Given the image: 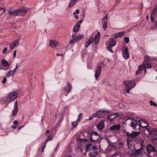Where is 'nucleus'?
<instances>
[{"label": "nucleus", "mask_w": 157, "mask_h": 157, "mask_svg": "<svg viewBox=\"0 0 157 157\" xmlns=\"http://www.w3.org/2000/svg\"><path fill=\"white\" fill-rule=\"evenodd\" d=\"M14 108L18 109L17 106V101H16L14 103Z\"/></svg>", "instance_id": "obj_50"}, {"label": "nucleus", "mask_w": 157, "mask_h": 157, "mask_svg": "<svg viewBox=\"0 0 157 157\" xmlns=\"http://www.w3.org/2000/svg\"><path fill=\"white\" fill-rule=\"evenodd\" d=\"M18 111V109L14 108V109L12 111V114H13V116H15L17 115Z\"/></svg>", "instance_id": "obj_33"}, {"label": "nucleus", "mask_w": 157, "mask_h": 157, "mask_svg": "<svg viewBox=\"0 0 157 157\" xmlns=\"http://www.w3.org/2000/svg\"><path fill=\"white\" fill-rule=\"evenodd\" d=\"M148 130L150 134H153L154 136L153 140L155 141L157 140V129L156 128H149Z\"/></svg>", "instance_id": "obj_3"}, {"label": "nucleus", "mask_w": 157, "mask_h": 157, "mask_svg": "<svg viewBox=\"0 0 157 157\" xmlns=\"http://www.w3.org/2000/svg\"><path fill=\"white\" fill-rule=\"evenodd\" d=\"M123 144L121 142H119L117 144L116 148L120 149L123 147Z\"/></svg>", "instance_id": "obj_31"}, {"label": "nucleus", "mask_w": 157, "mask_h": 157, "mask_svg": "<svg viewBox=\"0 0 157 157\" xmlns=\"http://www.w3.org/2000/svg\"><path fill=\"white\" fill-rule=\"evenodd\" d=\"M120 128V125H114L110 127V130L113 131H117L119 130Z\"/></svg>", "instance_id": "obj_24"}, {"label": "nucleus", "mask_w": 157, "mask_h": 157, "mask_svg": "<svg viewBox=\"0 0 157 157\" xmlns=\"http://www.w3.org/2000/svg\"><path fill=\"white\" fill-rule=\"evenodd\" d=\"M135 152L134 151V154H132V155H138L140 153V149L138 150H136L135 149Z\"/></svg>", "instance_id": "obj_39"}, {"label": "nucleus", "mask_w": 157, "mask_h": 157, "mask_svg": "<svg viewBox=\"0 0 157 157\" xmlns=\"http://www.w3.org/2000/svg\"><path fill=\"white\" fill-rule=\"evenodd\" d=\"M120 116L117 113H113L110 114L108 116V119L110 121H114L116 118H119Z\"/></svg>", "instance_id": "obj_8"}, {"label": "nucleus", "mask_w": 157, "mask_h": 157, "mask_svg": "<svg viewBox=\"0 0 157 157\" xmlns=\"http://www.w3.org/2000/svg\"><path fill=\"white\" fill-rule=\"evenodd\" d=\"M147 151L148 153L156 152H157L156 148L151 144H149L147 147Z\"/></svg>", "instance_id": "obj_5"}, {"label": "nucleus", "mask_w": 157, "mask_h": 157, "mask_svg": "<svg viewBox=\"0 0 157 157\" xmlns=\"http://www.w3.org/2000/svg\"><path fill=\"white\" fill-rule=\"evenodd\" d=\"M19 43V40H15L14 42H13L10 45V49H13L16 46L18 45Z\"/></svg>", "instance_id": "obj_19"}, {"label": "nucleus", "mask_w": 157, "mask_h": 157, "mask_svg": "<svg viewBox=\"0 0 157 157\" xmlns=\"http://www.w3.org/2000/svg\"><path fill=\"white\" fill-rule=\"evenodd\" d=\"M99 39H98L97 38L96 39H94V42L95 44H97L98 43H99Z\"/></svg>", "instance_id": "obj_48"}, {"label": "nucleus", "mask_w": 157, "mask_h": 157, "mask_svg": "<svg viewBox=\"0 0 157 157\" xmlns=\"http://www.w3.org/2000/svg\"><path fill=\"white\" fill-rule=\"evenodd\" d=\"M17 97V95L16 92H13L10 93L6 98L7 101L9 102L15 100Z\"/></svg>", "instance_id": "obj_2"}, {"label": "nucleus", "mask_w": 157, "mask_h": 157, "mask_svg": "<svg viewBox=\"0 0 157 157\" xmlns=\"http://www.w3.org/2000/svg\"><path fill=\"white\" fill-rule=\"evenodd\" d=\"M94 150H98L97 147L96 146H93L92 145L90 144L88 145L86 147V151H90V152Z\"/></svg>", "instance_id": "obj_13"}, {"label": "nucleus", "mask_w": 157, "mask_h": 157, "mask_svg": "<svg viewBox=\"0 0 157 157\" xmlns=\"http://www.w3.org/2000/svg\"><path fill=\"white\" fill-rule=\"evenodd\" d=\"M137 122L139 123L140 127H141L143 128H146L148 126L147 124L142 120H139Z\"/></svg>", "instance_id": "obj_16"}, {"label": "nucleus", "mask_w": 157, "mask_h": 157, "mask_svg": "<svg viewBox=\"0 0 157 157\" xmlns=\"http://www.w3.org/2000/svg\"><path fill=\"white\" fill-rule=\"evenodd\" d=\"M16 71V70H15V69H13V71H12L13 72V73L14 74L15 71Z\"/></svg>", "instance_id": "obj_64"}, {"label": "nucleus", "mask_w": 157, "mask_h": 157, "mask_svg": "<svg viewBox=\"0 0 157 157\" xmlns=\"http://www.w3.org/2000/svg\"><path fill=\"white\" fill-rule=\"evenodd\" d=\"M7 48H4V49L2 50V53L5 54L7 51Z\"/></svg>", "instance_id": "obj_49"}, {"label": "nucleus", "mask_w": 157, "mask_h": 157, "mask_svg": "<svg viewBox=\"0 0 157 157\" xmlns=\"http://www.w3.org/2000/svg\"><path fill=\"white\" fill-rule=\"evenodd\" d=\"M81 114H80L78 116V118H79V119H77V121H78L81 118Z\"/></svg>", "instance_id": "obj_58"}, {"label": "nucleus", "mask_w": 157, "mask_h": 157, "mask_svg": "<svg viewBox=\"0 0 157 157\" xmlns=\"http://www.w3.org/2000/svg\"><path fill=\"white\" fill-rule=\"evenodd\" d=\"M125 33V32L124 31L118 32L114 34L113 35V36L114 38H117V37H121L124 35Z\"/></svg>", "instance_id": "obj_21"}, {"label": "nucleus", "mask_w": 157, "mask_h": 157, "mask_svg": "<svg viewBox=\"0 0 157 157\" xmlns=\"http://www.w3.org/2000/svg\"><path fill=\"white\" fill-rule=\"evenodd\" d=\"M101 71V67L99 66L98 67L96 70L95 71V77L97 80H98V78L100 75Z\"/></svg>", "instance_id": "obj_14"}, {"label": "nucleus", "mask_w": 157, "mask_h": 157, "mask_svg": "<svg viewBox=\"0 0 157 157\" xmlns=\"http://www.w3.org/2000/svg\"><path fill=\"white\" fill-rule=\"evenodd\" d=\"M120 157V155H119V153L117 152L114 154L112 155V157Z\"/></svg>", "instance_id": "obj_40"}, {"label": "nucleus", "mask_w": 157, "mask_h": 157, "mask_svg": "<svg viewBox=\"0 0 157 157\" xmlns=\"http://www.w3.org/2000/svg\"><path fill=\"white\" fill-rule=\"evenodd\" d=\"M9 13L10 15L14 16V15H15V12L13 11H12L11 10H9Z\"/></svg>", "instance_id": "obj_45"}, {"label": "nucleus", "mask_w": 157, "mask_h": 157, "mask_svg": "<svg viewBox=\"0 0 157 157\" xmlns=\"http://www.w3.org/2000/svg\"><path fill=\"white\" fill-rule=\"evenodd\" d=\"M72 124L73 127H74L77 126L78 124V122L77 121L73 122L72 123Z\"/></svg>", "instance_id": "obj_42"}, {"label": "nucleus", "mask_w": 157, "mask_h": 157, "mask_svg": "<svg viewBox=\"0 0 157 157\" xmlns=\"http://www.w3.org/2000/svg\"><path fill=\"white\" fill-rule=\"evenodd\" d=\"M72 86L69 82H68L67 85L63 88V90L67 92H70Z\"/></svg>", "instance_id": "obj_23"}, {"label": "nucleus", "mask_w": 157, "mask_h": 157, "mask_svg": "<svg viewBox=\"0 0 157 157\" xmlns=\"http://www.w3.org/2000/svg\"><path fill=\"white\" fill-rule=\"evenodd\" d=\"M151 105H154L155 106H157V104L154 102H152V101H149Z\"/></svg>", "instance_id": "obj_43"}, {"label": "nucleus", "mask_w": 157, "mask_h": 157, "mask_svg": "<svg viewBox=\"0 0 157 157\" xmlns=\"http://www.w3.org/2000/svg\"><path fill=\"white\" fill-rule=\"evenodd\" d=\"M79 12V10H76L73 13V14L75 15V14H78Z\"/></svg>", "instance_id": "obj_55"}, {"label": "nucleus", "mask_w": 157, "mask_h": 157, "mask_svg": "<svg viewBox=\"0 0 157 157\" xmlns=\"http://www.w3.org/2000/svg\"><path fill=\"white\" fill-rule=\"evenodd\" d=\"M16 51H15L14 52H13L14 57L16 56Z\"/></svg>", "instance_id": "obj_62"}, {"label": "nucleus", "mask_w": 157, "mask_h": 157, "mask_svg": "<svg viewBox=\"0 0 157 157\" xmlns=\"http://www.w3.org/2000/svg\"><path fill=\"white\" fill-rule=\"evenodd\" d=\"M7 80L6 78V77H4L3 78V80L2 81V82L4 84L5 83L6 81Z\"/></svg>", "instance_id": "obj_52"}, {"label": "nucleus", "mask_w": 157, "mask_h": 157, "mask_svg": "<svg viewBox=\"0 0 157 157\" xmlns=\"http://www.w3.org/2000/svg\"><path fill=\"white\" fill-rule=\"evenodd\" d=\"M155 17L154 16L151 15V22H152V23H153L154 22V21H155Z\"/></svg>", "instance_id": "obj_41"}, {"label": "nucleus", "mask_w": 157, "mask_h": 157, "mask_svg": "<svg viewBox=\"0 0 157 157\" xmlns=\"http://www.w3.org/2000/svg\"><path fill=\"white\" fill-rule=\"evenodd\" d=\"M16 71V70H15V69H13V71H12L13 72V73L14 74L15 71Z\"/></svg>", "instance_id": "obj_63"}, {"label": "nucleus", "mask_w": 157, "mask_h": 157, "mask_svg": "<svg viewBox=\"0 0 157 157\" xmlns=\"http://www.w3.org/2000/svg\"><path fill=\"white\" fill-rule=\"evenodd\" d=\"M94 40V38L93 37H90L88 40L86 42V44L85 46V48H87L93 42Z\"/></svg>", "instance_id": "obj_25"}, {"label": "nucleus", "mask_w": 157, "mask_h": 157, "mask_svg": "<svg viewBox=\"0 0 157 157\" xmlns=\"http://www.w3.org/2000/svg\"><path fill=\"white\" fill-rule=\"evenodd\" d=\"M151 64L150 63H143L139 66L138 70L136 72V75H137L139 74L144 69L151 68Z\"/></svg>", "instance_id": "obj_1"}, {"label": "nucleus", "mask_w": 157, "mask_h": 157, "mask_svg": "<svg viewBox=\"0 0 157 157\" xmlns=\"http://www.w3.org/2000/svg\"><path fill=\"white\" fill-rule=\"evenodd\" d=\"M108 14L102 19V26L103 29L105 30L107 28Z\"/></svg>", "instance_id": "obj_10"}, {"label": "nucleus", "mask_w": 157, "mask_h": 157, "mask_svg": "<svg viewBox=\"0 0 157 157\" xmlns=\"http://www.w3.org/2000/svg\"><path fill=\"white\" fill-rule=\"evenodd\" d=\"M98 111L96 113H95L94 114H93L92 115V117H97V118H98Z\"/></svg>", "instance_id": "obj_47"}, {"label": "nucleus", "mask_w": 157, "mask_h": 157, "mask_svg": "<svg viewBox=\"0 0 157 157\" xmlns=\"http://www.w3.org/2000/svg\"><path fill=\"white\" fill-rule=\"evenodd\" d=\"M101 34L100 33V32H98L97 34L96 35V37L98 36L99 37H100Z\"/></svg>", "instance_id": "obj_57"}, {"label": "nucleus", "mask_w": 157, "mask_h": 157, "mask_svg": "<svg viewBox=\"0 0 157 157\" xmlns=\"http://www.w3.org/2000/svg\"><path fill=\"white\" fill-rule=\"evenodd\" d=\"M129 38L128 37H124V41L125 42L128 43L129 42Z\"/></svg>", "instance_id": "obj_44"}, {"label": "nucleus", "mask_w": 157, "mask_h": 157, "mask_svg": "<svg viewBox=\"0 0 157 157\" xmlns=\"http://www.w3.org/2000/svg\"><path fill=\"white\" fill-rule=\"evenodd\" d=\"M77 35H76V33H75V32L74 33H73L72 34V38H74Z\"/></svg>", "instance_id": "obj_56"}, {"label": "nucleus", "mask_w": 157, "mask_h": 157, "mask_svg": "<svg viewBox=\"0 0 157 157\" xmlns=\"http://www.w3.org/2000/svg\"><path fill=\"white\" fill-rule=\"evenodd\" d=\"M150 59V57L149 56H146L144 57V63H148L147 61L148 60Z\"/></svg>", "instance_id": "obj_36"}, {"label": "nucleus", "mask_w": 157, "mask_h": 157, "mask_svg": "<svg viewBox=\"0 0 157 157\" xmlns=\"http://www.w3.org/2000/svg\"><path fill=\"white\" fill-rule=\"evenodd\" d=\"M109 113V111L106 110L98 111V118H102L108 114Z\"/></svg>", "instance_id": "obj_9"}, {"label": "nucleus", "mask_w": 157, "mask_h": 157, "mask_svg": "<svg viewBox=\"0 0 157 157\" xmlns=\"http://www.w3.org/2000/svg\"><path fill=\"white\" fill-rule=\"evenodd\" d=\"M18 124V122L17 120H15V121H14L13 122V124H14V125H15L16 126H17V125Z\"/></svg>", "instance_id": "obj_51"}, {"label": "nucleus", "mask_w": 157, "mask_h": 157, "mask_svg": "<svg viewBox=\"0 0 157 157\" xmlns=\"http://www.w3.org/2000/svg\"><path fill=\"white\" fill-rule=\"evenodd\" d=\"M84 37L83 35H79L78 36H77L75 38H76V39L78 40V41L80 40L82 38H83Z\"/></svg>", "instance_id": "obj_38"}, {"label": "nucleus", "mask_w": 157, "mask_h": 157, "mask_svg": "<svg viewBox=\"0 0 157 157\" xmlns=\"http://www.w3.org/2000/svg\"><path fill=\"white\" fill-rule=\"evenodd\" d=\"M100 138V136L96 132H92L91 133L90 139V140L97 141Z\"/></svg>", "instance_id": "obj_4"}, {"label": "nucleus", "mask_w": 157, "mask_h": 157, "mask_svg": "<svg viewBox=\"0 0 157 157\" xmlns=\"http://www.w3.org/2000/svg\"><path fill=\"white\" fill-rule=\"evenodd\" d=\"M49 133V130H47L46 132L45 135L47 136V134H48Z\"/></svg>", "instance_id": "obj_60"}, {"label": "nucleus", "mask_w": 157, "mask_h": 157, "mask_svg": "<svg viewBox=\"0 0 157 157\" xmlns=\"http://www.w3.org/2000/svg\"><path fill=\"white\" fill-rule=\"evenodd\" d=\"M27 11L26 10L24 9H20L15 12V14L16 16L21 15L25 13Z\"/></svg>", "instance_id": "obj_11"}, {"label": "nucleus", "mask_w": 157, "mask_h": 157, "mask_svg": "<svg viewBox=\"0 0 157 157\" xmlns=\"http://www.w3.org/2000/svg\"><path fill=\"white\" fill-rule=\"evenodd\" d=\"M53 138V137L52 136H48L46 140L44 141L41 145V147H42L41 150V152H43L44 151V149L46 146V144L48 141H51Z\"/></svg>", "instance_id": "obj_6"}, {"label": "nucleus", "mask_w": 157, "mask_h": 157, "mask_svg": "<svg viewBox=\"0 0 157 157\" xmlns=\"http://www.w3.org/2000/svg\"><path fill=\"white\" fill-rule=\"evenodd\" d=\"M11 127L13 128V129H16L17 127V126H16L15 125H14V126H12Z\"/></svg>", "instance_id": "obj_61"}, {"label": "nucleus", "mask_w": 157, "mask_h": 157, "mask_svg": "<svg viewBox=\"0 0 157 157\" xmlns=\"http://www.w3.org/2000/svg\"><path fill=\"white\" fill-rule=\"evenodd\" d=\"M14 74L13 73V72L12 71V70H10L9 71L7 72L6 74V76L7 77L9 78L12 76H13Z\"/></svg>", "instance_id": "obj_29"}, {"label": "nucleus", "mask_w": 157, "mask_h": 157, "mask_svg": "<svg viewBox=\"0 0 157 157\" xmlns=\"http://www.w3.org/2000/svg\"><path fill=\"white\" fill-rule=\"evenodd\" d=\"M140 132V130H137L136 131H132V132L130 133L129 136V137L132 139H135L137 136L139 135Z\"/></svg>", "instance_id": "obj_17"}, {"label": "nucleus", "mask_w": 157, "mask_h": 157, "mask_svg": "<svg viewBox=\"0 0 157 157\" xmlns=\"http://www.w3.org/2000/svg\"><path fill=\"white\" fill-rule=\"evenodd\" d=\"M122 55L125 59H127L129 57V54L128 52V48L127 47H126L125 49L124 50Z\"/></svg>", "instance_id": "obj_18"}, {"label": "nucleus", "mask_w": 157, "mask_h": 157, "mask_svg": "<svg viewBox=\"0 0 157 157\" xmlns=\"http://www.w3.org/2000/svg\"><path fill=\"white\" fill-rule=\"evenodd\" d=\"M82 22V21L80 20L76 23L73 29V31L75 33L78 31L80 24Z\"/></svg>", "instance_id": "obj_15"}, {"label": "nucleus", "mask_w": 157, "mask_h": 157, "mask_svg": "<svg viewBox=\"0 0 157 157\" xmlns=\"http://www.w3.org/2000/svg\"><path fill=\"white\" fill-rule=\"evenodd\" d=\"M135 151V149L132 145L128 147V151L131 155L133 154L134 151Z\"/></svg>", "instance_id": "obj_26"}, {"label": "nucleus", "mask_w": 157, "mask_h": 157, "mask_svg": "<svg viewBox=\"0 0 157 157\" xmlns=\"http://www.w3.org/2000/svg\"><path fill=\"white\" fill-rule=\"evenodd\" d=\"M77 0H71L69 5V7H71L74 6L77 3Z\"/></svg>", "instance_id": "obj_28"}, {"label": "nucleus", "mask_w": 157, "mask_h": 157, "mask_svg": "<svg viewBox=\"0 0 157 157\" xmlns=\"http://www.w3.org/2000/svg\"><path fill=\"white\" fill-rule=\"evenodd\" d=\"M127 145L128 146L132 145V140H130L129 138H128L127 140Z\"/></svg>", "instance_id": "obj_34"}, {"label": "nucleus", "mask_w": 157, "mask_h": 157, "mask_svg": "<svg viewBox=\"0 0 157 157\" xmlns=\"http://www.w3.org/2000/svg\"><path fill=\"white\" fill-rule=\"evenodd\" d=\"M112 48V47H110V46H109L107 47V49L110 52L113 53V52L111 48Z\"/></svg>", "instance_id": "obj_46"}, {"label": "nucleus", "mask_w": 157, "mask_h": 157, "mask_svg": "<svg viewBox=\"0 0 157 157\" xmlns=\"http://www.w3.org/2000/svg\"><path fill=\"white\" fill-rule=\"evenodd\" d=\"M24 125H22V126H20L18 128V130H19L21 128H23L24 127Z\"/></svg>", "instance_id": "obj_59"}, {"label": "nucleus", "mask_w": 157, "mask_h": 157, "mask_svg": "<svg viewBox=\"0 0 157 157\" xmlns=\"http://www.w3.org/2000/svg\"><path fill=\"white\" fill-rule=\"evenodd\" d=\"M125 84V88H126V85H128V87L133 86V85L134 87L135 86V82L134 80H132L129 81H128L124 82Z\"/></svg>", "instance_id": "obj_22"}, {"label": "nucleus", "mask_w": 157, "mask_h": 157, "mask_svg": "<svg viewBox=\"0 0 157 157\" xmlns=\"http://www.w3.org/2000/svg\"><path fill=\"white\" fill-rule=\"evenodd\" d=\"M157 6H156L155 8L154 9H153V11L151 13V15L154 16L155 17H156V16H155V15L156 13L157 12Z\"/></svg>", "instance_id": "obj_32"}, {"label": "nucleus", "mask_w": 157, "mask_h": 157, "mask_svg": "<svg viewBox=\"0 0 157 157\" xmlns=\"http://www.w3.org/2000/svg\"><path fill=\"white\" fill-rule=\"evenodd\" d=\"M0 10H3V12H2V13L1 14V15L3 13H4L5 12V10L3 8L0 7Z\"/></svg>", "instance_id": "obj_54"}, {"label": "nucleus", "mask_w": 157, "mask_h": 157, "mask_svg": "<svg viewBox=\"0 0 157 157\" xmlns=\"http://www.w3.org/2000/svg\"><path fill=\"white\" fill-rule=\"evenodd\" d=\"M130 126L132 127L133 129H136V131L140 130V128L139 125L138 124L137 122L134 119H131Z\"/></svg>", "instance_id": "obj_7"}, {"label": "nucleus", "mask_w": 157, "mask_h": 157, "mask_svg": "<svg viewBox=\"0 0 157 157\" xmlns=\"http://www.w3.org/2000/svg\"><path fill=\"white\" fill-rule=\"evenodd\" d=\"M2 62L3 65L4 66H7L8 64V62L4 59H2Z\"/></svg>", "instance_id": "obj_35"}, {"label": "nucleus", "mask_w": 157, "mask_h": 157, "mask_svg": "<svg viewBox=\"0 0 157 157\" xmlns=\"http://www.w3.org/2000/svg\"><path fill=\"white\" fill-rule=\"evenodd\" d=\"M109 40V46L111 47H113L116 44V42L113 40V38H110Z\"/></svg>", "instance_id": "obj_27"}, {"label": "nucleus", "mask_w": 157, "mask_h": 157, "mask_svg": "<svg viewBox=\"0 0 157 157\" xmlns=\"http://www.w3.org/2000/svg\"><path fill=\"white\" fill-rule=\"evenodd\" d=\"M97 128L100 131H102L105 127V124L104 121H101L99 122L97 125Z\"/></svg>", "instance_id": "obj_20"}, {"label": "nucleus", "mask_w": 157, "mask_h": 157, "mask_svg": "<svg viewBox=\"0 0 157 157\" xmlns=\"http://www.w3.org/2000/svg\"><path fill=\"white\" fill-rule=\"evenodd\" d=\"M124 133L126 136H129L130 134V133H130L129 132H126V131L125 132H124Z\"/></svg>", "instance_id": "obj_53"}, {"label": "nucleus", "mask_w": 157, "mask_h": 157, "mask_svg": "<svg viewBox=\"0 0 157 157\" xmlns=\"http://www.w3.org/2000/svg\"><path fill=\"white\" fill-rule=\"evenodd\" d=\"M134 87V86H133L128 87V85H126V88H125L126 93L128 94L130 93V90Z\"/></svg>", "instance_id": "obj_30"}, {"label": "nucleus", "mask_w": 157, "mask_h": 157, "mask_svg": "<svg viewBox=\"0 0 157 157\" xmlns=\"http://www.w3.org/2000/svg\"><path fill=\"white\" fill-rule=\"evenodd\" d=\"M49 46L52 48H55L59 45L58 42L55 40H50Z\"/></svg>", "instance_id": "obj_12"}, {"label": "nucleus", "mask_w": 157, "mask_h": 157, "mask_svg": "<svg viewBox=\"0 0 157 157\" xmlns=\"http://www.w3.org/2000/svg\"><path fill=\"white\" fill-rule=\"evenodd\" d=\"M78 41V40L76 39V38H74V39H73L71 40L69 42V43L70 44H73L74 43H75L77 41Z\"/></svg>", "instance_id": "obj_37"}]
</instances>
